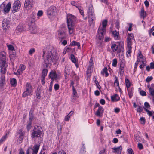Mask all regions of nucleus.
Masks as SVG:
<instances>
[{
  "instance_id": "f8f14e48",
  "label": "nucleus",
  "mask_w": 154,
  "mask_h": 154,
  "mask_svg": "<svg viewBox=\"0 0 154 154\" xmlns=\"http://www.w3.org/2000/svg\"><path fill=\"white\" fill-rule=\"evenodd\" d=\"M87 13L88 17H95L93 7L92 6L89 7Z\"/></svg>"
},
{
  "instance_id": "338daca9",
  "label": "nucleus",
  "mask_w": 154,
  "mask_h": 154,
  "mask_svg": "<svg viewBox=\"0 0 154 154\" xmlns=\"http://www.w3.org/2000/svg\"><path fill=\"white\" fill-rule=\"evenodd\" d=\"M144 106L146 108H149L150 107L149 104L147 102H145L144 103Z\"/></svg>"
},
{
  "instance_id": "6ab92c4d",
  "label": "nucleus",
  "mask_w": 154,
  "mask_h": 154,
  "mask_svg": "<svg viewBox=\"0 0 154 154\" xmlns=\"http://www.w3.org/2000/svg\"><path fill=\"white\" fill-rule=\"evenodd\" d=\"M112 149L114 151L113 152L114 153H116L117 154H121L122 150V147L120 146L117 147L112 148Z\"/></svg>"
},
{
  "instance_id": "9d476101",
  "label": "nucleus",
  "mask_w": 154,
  "mask_h": 154,
  "mask_svg": "<svg viewBox=\"0 0 154 154\" xmlns=\"http://www.w3.org/2000/svg\"><path fill=\"white\" fill-rule=\"evenodd\" d=\"M18 133L19 135L18 141L19 143H22L24 138V131L23 130L20 129L18 131Z\"/></svg>"
},
{
  "instance_id": "2f4dec72",
  "label": "nucleus",
  "mask_w": 154,
  "mask_h": 154,
  "mask_svg": "<svg viewBox=\"0 0 154 154\" xmlns=\"http://www.w3.org/2000/svg\"><path fill=\"white\" fill-rule=\"evenodd\" d=\"M118 47V46L115 44H113L111 45L112 50L113 52H115L117 50Z\"/></svg>"
},
{
  "instance_id": "052dcab7",
  "label": "nucleus",
  "mask_w": 154,
  "mask_h": 154,
  "mask_svg": "<svg viewBox=\"0 0 154 154\" xmlns=\"http://www.w3.org/2000/svg\"><path fill=\"white\" fill-rule=\"evenodd\" d=\"M140 120L141 121V123L142 124H145V119L143 117H141L140 118Z\"/></svg>"
},
{
  "instance_id": "4c0bfd02",
  "label": "nucleus",
  "mask_w": 154,
  "mask_h": 154,
  "mask_svg": "<svg viewBox=\"0 0 154 154\" xmlns=\"http://www.w3.org/2000/svg\"><path fill=\"white\" fill-rule=\"evenodd\" d=\"M93 64L91 63V64H89V66L87 69V73L88 74V73L91 72V70L93 68Z\"/></svg>"
},
{
  "instance_id": "473e14b6",
  "label": "nucleus",
  "mask_w": 154,
  "mask_h": 154,
  "mask_svg": "<svg viewBox=\"0 0 154 154\" xmlns=\"http://www.w3.org/2000/svg\"><path fill=\"white\" fill-rule=\"evenodd\" d=\"M112 35L116 39H118L119 33L116 31H113L112 32Z\"/></svg>"
},
{
  "instance_id": "bf43d9fd",
  "label": "nucleus",
  "mask_w": 154,
  "mask_h": 154,
  "mask_svg": "<svg viewBox=\"0 0 154 154\" xmlns=\"http://www.w3.org/2000/svg\"><path fill=\"white\" fill-rule=\"evenodd\" d=\"M143 110V108L140 106H139L137 111L138 112H141Z\"/></svg>"
},
{
  "instance_id": "cd10ccee",
  "label": "nucleus",
  "mask_w": 154,
  "mask_h": 154,
  "mask_svg": "<svg viewBox=\"0 0 154 154\" xmlns=\"http://www.w3.org/2000/svg\"><path fill=\"white\" fill-rule=\"evenodd\" d=\"M127 90L129 97L130 98H131L133 95V89L131 88H127Z\"/></svg>"
},
{
  "instance_id": "c85d7f7f",
  "label": "nucleus",
  "mask_w": 154,
  "mask_h": 154,
  "mask_svg": "<svg viewBox=\"0 0 154 154\" xmlns=\"http://www.w3.org/2000/svg\"><path fill=\"white\" fill-rule=\"evenodd\" d=\"M101 73L103 74V75L105 74V76L106 77H107L109 75V74L107 72V68L105 67L103 69L102 71L101 72Z\"/></svg>"
},
{
  "instance_id": "39448f33",
  "label": "nucleus",
  "mask_w": 154,
  "mask_h": 154,
  "mask_svg": "<svg viewBox=\"0 0 154 154\" xmlns=\"http://www.w3.org/2000/svg\"><path fill=\"white\" fill-rule=\"evenodd\" d=\"M32 88L30 84L29 83H26L25 89L22 94V97H25L28 95H30L32 92Z\"/></svg>"
},
{
  "instance_id": "c756f323",
  "label": "nucleus",
  "mask_w": 154,
  "mask_h": 154,
  "mask_svg": "<svg viewBox=\"0 0 154 154\" xmlns=\"http://www.w3.org/2000/svg\"><path fill=\"white\" fill-rule=\"evenodd\" d=\"M70 45L75 46L76 45L77 46L78 48H79L80 47V44L79 42H78L75 41H72L70 44Z\"/></svg>"
},
{
  "instance_id": "2eb2a0df",
  "label": "nucleus",
  "mask_w": 154,
  "mask_h": 154,
  "mask_svg": "<svg viewBox=\"0 0 154 154\" xmlns=\"http://www.w3.org/2000/svg\"><path fill=\"white\" fill-rule=\"evenodd\" d=\"M9 22L6 19H3L2 21V25L4 30L6 29L9 27Z\"/></svg>"
},
{
  "instance_id": "a878e982",
  "label": "nucleus",
  "mask_w": 154,
  "mask_h": 154,
  "mask_svg": "<svg viewBox=\"0 0 154 154\" xmlns=\"http://www.w3.org/2000/svg\"><path fill=\"white\" fill-rule=\"evenodd\" d=\"M149 91L150 94L152 96H154V87L151 85L149 88Z\"/></svg>"
},
{
  "instance_id": "dca6fc26",
  "label": "nucleus",
  "mask_w": 154,
  "mask_h": 154,
  "mask_svg": "<svg viewBox=\"0 0 154 154\" xmlns=\"http://www.w3.org/2000/svg\"><path fill=\"white\" fill-rule=\"evenodd\" d=\"M133 37L131 34H129L127 38V47L132 46V40L134 39Z\"/></svg>"
},
{
  "instance_id": "5fc2aeb1",
  "label": "nucleus",
  "mask_w": 154,
  "mask_h": 154,
  "mask_svg": "<svg viewBox=\"0 0 154 154\" xmlns=\"http://www.w3.org/2000/svg\"><path fill=\"white\" fill-rule=\"evenodd\" d=\"M35 50L34 48H31L29 50V53L30 55H32V54L35 52Z\"/></svg>"
},
{
  "instance_id": "393cba45",
  "label": "nucleus",
  "mask_w": 154,
  "mask_h": 154,
  "mask_svg": "<svg viewBox=\"0 0 154 154\" xmlns=\"http://www.w3.org/2000/svg\"><path fill=\"white\" fill-rule=\"evenodd\" d=\"M73 111H71L70 113L68 114L67 116L65 117L64 119L65 120L68 121L69 120V119L70 118V117L73 114Z\"/></svg>"
},
{
  "instance_id": "09e8293b",
  "label": "nucleus",
  "mask_w": 154,
  "mask_h": 154,
  "mask_svg": "<svg viewBox=\"0 0 154 154\" xmlns=\"http://www.w3.org/2000/svg\"><path fill=\"white\" fill-rule=\"evenodd\" d=\"M117 63V60L116 59H114L112 60V66L114 67H116Z\"/></svg>"
},
{
  "instance_id": "7c9ffc66",
  "label": "nucleus",
  "mask_w": 154,
  "mask_h": 154,
  "mask_svg": "<svg viewBox=\"0 0 154 154\" xmlns=\"http://www.w3.org/2000/svg\"><path fill=\"white\" fill-rule=\"evenodd\" d=\"M11 85L13 86H15L17 85V81L15 78H13L11 80Z\"/></svg>"
},
{
  "instance_id": "0e129e2a",
  "label": "nucleus",
  "mask_w": 154,
  "mask_h": 154,
  "mask_svg": "<svg viewBox=\"0 0 154 154\" xmlns=\"http://www.w3.org/2000/svg\"><path fill=\"white\" fill-rule=\"evenodd\" d=\"M128 154H134L133 151L131 148H129L128 149Z\"/></svg>"
},
{
  "instance_id": "ea45409f",
  "label": "nucleus",
  "mask_w": 154,
  "mask_h": 154,
  "mask_svg": "<svg viewBox=\"0 0 154 154\" xmlns=\"http://www.w3.org/2000/svg\"><path fill=\"white\" fill-rule=\"evenodd\" d=\"M35 22V20L29 18L28 19V24L29 25L34 24Z\"/></svg>"
},
{
  "instance_id": "79ce46f5",
  "label": "nucleus",
  "mask_w": 154,
  "mask_h": 154,
  "mask_svg": "<svg viewBox=\"0 0 154 154\" xmlns=\"http://www.w3.org/2000/svg\"><path fill=\"white\" fill-rule=\"evenodd\" d=\"M41 91L40 89H38L37 93H36V96L38 98H40L41 97Z\"/></svg>"
},
{
  "instance_id": "4be33fe9",
  "label": "nucleus",
  "mask_w": 154,
  "mask_h": 154,
  "mask_svg": "<svg viewBox=\"0 0 154 154\" xmlns=\"http://www.w3.org/2000/svg\"><path fill=\"white\" fill-rule=\"evenodd\" d=\"M6 53L2 51L0 53V59L1 60H6Z\"/></svg>"
},
{
  "instance_id": "4d7b16f0",
  "label": "nucleus",
  "mask_w": 154,
  "mask_h": 154,
  "mask_svg": "<svg viewBox=\"0 0 154 154\" xmlns=\"http://www.w3.org/2000/svg\"><path fill=\"white\" fill-rule=\"evenodd\" d=\"M53 81H51L50 83V86H49V89L48 91L49 92H51V91L52 90V87L53 85Z\"/></svg>"
},
{
  "instance_id": "13d9d810",
  "label": "nucleus",
  "mask_w": 154,
  "mask_h": 154,
  "mask_svg": "<svg viewBox=\"0 0 154 154\" xmlns=\"http://www.w3.org/2000/svg\"><path fill=\"white\" fill-rule=\"evenodd\" d=\"M140 94L142 96H146V92L143 90L141 91L140 92Z\"/></svg>"
},
{
  "instance_id": "774afa93",
  "label": "nucleus",
  "mask_w": 154,
  "mask_h": 154,
  "mask_svg": "<svg viewBox=\"0 0 154 154\" xmlns=\"http://www.w3.org/2000/svg\"><path fill=\"white\" fill-rule=\"evenodd\" d=\"M59 86L58 84H56L54 85V88L55 90H57L59 89Z\"/></svg>"
},
{
  "instance_id": "3c124183",
  "label": "nucleus",
  "mask_w": 154,
  "mask_h": 154,
  "mask_svg": "<svg viewBox=\"0 0 154 154\" xmlns=\"http://www.w3.org/2000/svg\"><path fill=\"white\" fill-rule=\"evenodd\" d=\"M1 61H2V62L1 65V67H6V60H1Z\"/></svg>"
},
{
  "instance_id": "e2e57ef3",
  "label": "nucleus",
  "mask_w": 154,
  "mask_h": 154,
  "mask_svg": "<svg viewBox=\"0 0 154 154\" xmlns=\"http://www.w3.org/2000/svg\"><path fill=\"white\" fill-rule=\"evenodd\" d=\"M43 14V11L42 10H40L38 11L37 14V15L39 17L41 16Z\"/></svg>"
},
{
  "instance_id": "c03bdc74",
  "label": "nucleus",
  "mask_w": 154,
  "mask_h": 154,
  "mask_svg": "<svg viewBox=\"0 0 154 154\" xmlns=\"http://www.w3.org/2000/svg\"><path fill=\"white\" fill-rule=\"evenodd\" d=\"M6 67H2L1 69V73L2 74H5L6 72Z\"/></svg>"
},
{
  "instance_id": "4468645a",
  "label": "nucleus",
  "mask_w": 154,
  "mask_h": 154,
  "mask_svg": "<svg viewBox=\"0 0 154 154\" xmlns=\"http://www.w3.org/2000/svg\"><path fill=\"white\" fill-rule=\"evenodd\" d=\"M104 109L102 107L98 108V110L95 113V115L98 117H102L104 112Z\"/></svg>"
},
{
  "instance_id": "423d86ee",
  "label": "nucleus",
  "mask_w": 154,
  "mask_h": 154,
  "mask_svg": "<svg viewBox=\"0 0 154 154\" xmlns=\"http://www.w3.org/2000/svg\"><path fill=\"white\" fill-rule=\"evenodd\" d=\"M41 129L40 127L38 126H35L32 134V137L34 138L40 137L42 134Z\"/></svg>"
},
{
  "instance_id": "49530a36",
  "label": "nucleus",
  "mask_w": 154,
  "mask_h": 154,
  "mask_svg": "<svg viewBox=\"0 0 154 154\" xmlns=\"http://www.w3.org/2000/svg\"><path fill=\"white\" fill-rule=\"evenodd\" d=\"M23 71L22 70L20 69L17 70V72L16 73L14 72V73L17 75H20L22 74Z\"/></svg>"
},
{
  "instance_id": "aec40b11",
  "label": "nucleus",
  "mask_w": 154,
  "mask_h": 154,
  "mask_svg": "<svg viewBox=\"0 0 154 154\" xmlns=\"http://www.w3.org/2000/svg\"><path fill=\"white\" fill-rule=\"evenodd\" d=\"M111 97L112 101L114 102H117L120 100V97L117 94H115L111 96Z\"/></svg>"
},
{
  "instance_id": "6e6d98bb",
  "label": "nucleus",
  "mask_w": 154,
  "mask_h": 154,
  "mask_svg": "<svg viewBox=\"0 0 154 154\" xmlns=\"http://www.w3.org/2000/svg\"><path fill=\"white\" fill-rule=\"evenodd\" d=\"M153 79V78L152 76L148 77L146 79V81L147 82H149L152 80Z\"/></svg>"
},
{
  "instance_id": "f704fd0d",
  "label": "nucleus",
  "mask_w": 154,
  "mask_h": 154,
  "mask_svg": "<svg viewBox=\"0 0 154 154\" xmlns=\"http://www.w3.org/2000/svg\"><path fill=\"white\" fill-rule=\"evenodd\" d=\"M70 59L72 62L75 63L76 62V59L75 56L73 54H71L70 55Z\"/></svg>"
},
{
  "instance_id": "5701e85b",
  "label": "nucleus",
  "mask_w": 154,
  "mask_h": 154,
  "mask_svg": "<svg viewBox=\"0 0 154 154\" xmlns=\"http://www.w3.org/2000/svg\"><path fill=\"white\" fill-rule=\"evenodd\" d=\"M11 6V4L8 3L4 8V11L6 13H8L9 11Z\"/></svg>"
},
{
  "instance_id": "a211bd4d",
  "label": "nucleus",
  "mask_w": 154,
  "mask_h": 154,
  "mask_svg": "<svg viewBox=\"0 0 154 154\" xmlns=\"http://www.w3.org/2000/svg\"><path fill=\"white\" fill-rule=\"evenodd\" d=\"M40 145L38 144H36L35 145L32 149V154H37L38 150L39 148Z\"/></svg>"
},
{
  "instance_id": "a18cd8bd",
  "label": "nucleus",
  "mask_w": 154,
  "mask_h": 154,
  "mask_svg": "<svg viewBox=\"0 0 154 154\" xmlns=\"http://www.w3.org/2000/svg\"><path fill=\"white\" fill-rule=\"evenodd\" d=\"M85 151H86L85 150V149L84 145H83L82 148L80 149V153L81 154H83L85 152Z\"/></svg>"
},
{
  "instance_id": "c9c22d12",
  "label": "nucleus",
  "mask_w": 154,
  "mask_h": 154,
  "mask_svg": "<svg viewBox=\"0 0 154 154\" xmlns=\"http://www.w3.org/2000/svg\"><path fill=\"white\" fill-rule=\"evenodd\" d=\"M48 72V70L46 69H43L42 73V75L41 77H44L47 75Z\"/></svg>"
},
{
  "instance_id": "412c9836",
  "label": "nucleus",
  "mask_w": 154,
  "mask_h": 154,
  "mask_svg": "<svg viewBox=\"0 0 154 154\" xmlns=\"http://www.w3.org/2000/svg\"><path fill=\"white\" fill-rule=\"evenodd\" d=\"M24 27L22 25H19L17 27L16 29V32L18 34L24 31Z\"/></svg>"
},
{
  "instance_id": "603ef678",
  "label": "nucleus",
  "mask_w": 154,
  "mask_h": 154,
  "mask_svg": "<svg viewBox=\"0 0 154 154\" xmlns=\"http://www.w3.org/2000/svg\"><path fill=\"white\" fill-rule=\"evenodd\" d=\"M32 122H29L27 125V128L28 131H29L31 127Z\"/></svg>"
},
{
  "instance_id": "9b49d317",
  "label": "nucleus",
  "mask_w": 154,
  "mask_h": 154,
  "mask_svg": "<svg viewBox=\"0 0 154 154\" xmlns=\"http://www.w3.org/2000/svg\"><path fill=\"white\" fill-rule=\"evenodd\" d=\"M119 70V72L121 76H122L124 75V68L125 66V64L122 62L120 63Z\"/></svg>"
},
{
  "instance_id": "de8ad7c7",
  "label": "nucleus",
  "mask_w": 154,
  "mask_h": 154,
  "mask_svg": "<svg viewBox=\"0 0 154 154\" xmlns=\"http://www.w3.org/2000/svg\"><path fill=\"white\" fill-rule=\"evenodd\" d=\"M35 15L36 14L35 13H32L30 15V17H29V18L32 19H33L35 20Z\"/></svg>"
},
{
  "instance_id": "bb28decb",
  "label": "nucleus",
  "mask_w": 154,
  "mask_h": 154,
  "mask_svg": "<svg viewBox=\"0 0 154 154\" xmlns=\"http://www.w3.org/2000/svg\"><path fill=\"white\" fill-rule=\"evenodd\" d=\"M140 15L141 17H143V19H144L146 16V13L145 11H144L143 8H142L141 9Z\"/></svg>"
},
{
  "instance_id": "72a5a7b5",
  "label": "nucleus",
  "mask_w": 154,
  "mask_h": 154,
  "mask_svg": "<svg viewBox=\"0 0 154 154\" xmlns=\"http://www.w3.org/2000/svg\"><path fill=\"white\" fill-rule=\"evenodd\" d=\"M125 83L127 88H129L131 85V83L129 79L126 78H125Z\"/></svg>"
},
{
  "instance_id": "f03ea898",
  "label": "nucleus",
  "mask_w": 154,
  "mask_h": 154,
  "mask_svg": "<svg viewBox=\"0 0 154 154\" xmlns=\"http://www.w3.org/2000/svg\"><path fill=\"white\" fill-rule=\"evenodd\" d=\"M67 19L69 32L70 34H71L74 32L75 17L71 14H68L67 15Z\"/></svg>"
},
{
  "instance_id": "e433bc0d",
  "label": "nucleus",
  "mask_w": 154,
  "mask_h": 154,
  "mask_svg": "<svg viewBox=\"0 0 154 154\" xmlns=\"http://www.w3.org/2000/svg\"><path fill=\"white\" fill-rule=\"evenodd\" d=\"M5 79V75L1 74V76L0 78V84H2L4 82Z\"/></svg>"
},
{
  "instance_id": "a19ab883",
  "label": "nucleus",
  "mask_w": 154,
  "mask_h": 154,
  "mask_svg": "<svg viewBox=\"0 0 154 154\" xmlns=\"http://www.w3.org/2000/svg\"><path fill=\"white\" fill-rule=\"evenodd\" d=\"M29 29L32 31H33L35 29V24L32 25H29Z\"/></svg>"
},
{
  "instance_id": "7ed1b4c3",
  "label": "nucleus",
  "mask_w": 154,
  "mask_h": 154,
  "mask_svg": "<svg viewBox=\"0 0 154 154\" xmlns=\"http://www.w3.org/2000/svg\"><path fill=\"white\" fill-rule=\"evenodd\" d=\"M107 23V20H103L102 22V26L100 25L98 28L97 36L99 40H101L104 37V35L106 31Z\"/></svg>"
},
{
  "instance_id": "58836bf2",
  "label": "nucleus",
  "mask_w": 154,
  "mask_h": 154,
  "mask_svg": "<svg viewBox=\"0 0 154 154\" xmlns=\"http://www.w3.org/2000/svg\"><path fill=\"white\" fill-rule=\"evenodd\" d=\"M128 48V50H127V52L126 54H127V55L128 57L130 56V53L131 52V49H132V47L130 46V47H127Z\"/></svg>"
},
{
  "instance_id": "f3484780",
  "label": "nucleus",
  "mask_w": 154,
  "mask_h": 154,
  "mask_svg": "<svg viewBox=\"0 0 154 154\" xmlns=\"http://www.w3.org/2000/svg\"><path fill=\"white\" fill-rule=\"evenodd\" d=\"M58 36L59 40L60 41H62L65 38V34L63 30H59L58 31Z\"/></svg>"
},
{
  "instance_id": "69168bd1",
  "label": "nucleus",
  "mask_w": 154,
  "mask_h": 154,
  "mask_svg": "<svg viewBox=\"0 0 154 154\" xmlns=\"http://www.w3.org/2000/svg\"><path fill=\"white\" fill-rule=\"evenodd\" d=\"M138 147L140 150L142 149L143 148V146L142 144L140 143H139L138 144Z\"/></svg>"
},
{
  "instance_id": "680f3d73",
  "label": "nucleus",
  "mask_w": 154,
  "mask_h": 154,
  "mask_svg": "<svg viewBox=\"0 0 154 154\" xmlns=\"http://www.w3.org/2000/svg\"><path fill=\"white\" fill-rule=\"evenodd\" d=\"M32 148L31 147H29L26 150V154H30Z\"/></svg>"
},
{
  "instance_id": "f257e3e1",
  "label": "nucleus",
  "mask_w": 154,
  "mask_h": 154,
  "mask_svg": "<svg viewBox=\"0 0 154 154\" xmlns=\"http://www.w3.org/2000/svg\"><path fill=\"white\" fill-rule=\"evenodd\" d=\"M45 56L46 58L44 62L46 66L48 64L51 63L52 62L55 63L59 58L55 50L53 48L48 49L47 51H44L43 57Z\"/></svg>"
},
{
  "instance_id": "b1692460",
  "label": "nucleus",
  "mask_w": 154,
  "mask_h": 154,
  "mask_svg": "<svg viewBox=\"0 0 154 154\" xmlns=\"http://www.w3.org/2000/svg\"><path fill=\"white\" fill-rule=\"evenodd\" d=\"M88 22L90 26L93 25L94 23V21L95 19V17H88Z\"/></svg>"
},
{
  "instance_id": "6e6552de",
  "label": "nucleus",
  "mask_w": 154,
  "mask_h": 154,
  "mask_svg": "<svg viewBox=\"0 0 154 154\" xmlns=\"http://www.w3.org/2000/svg\"><path fill=\"white\" fill-rule=\"evenodd\" d=\"M49 76L52 80L54 81V80H56L58 78V76L54 70H51L50 72Z\"/></svg>"
},
{
  "instance_id": "37998d69",
  "label": "nucleus",
  "mask_w": 154,
  "mask_h": 154,
  "mask_svg": "<svg viewBox=\"0 0 154 154\" xmlns=\"http://www.w3.org/2000/svg\"><path fill=\"white\" fill-rule=\"evenodd\" d=\"M144 109L149 116H152L154 114V112H152V111H150L145 108H144Z\"/></svg>"
},
{
  "instance_id": "8fccbe9b",
  "label": "nucleus",
  "mask_w": 154,
  "mask_h": 154,
  "mask_svg": "<svg viewBox=\"0 0 154 154\" xmlns=\"http://www.w3.org/2000/svg\"><path fill=\"white\" fill-rule=\"evenodd\" d=\"M72 91V95L73 96H76L77 94V92H76V90L74 86H73Z\"/></svg>"
},
{
  "instance_id": "864d4df0",
  "label": "nucleus",
  "mask_w": 154,
  "mask_h": 154,
  "mask_svg": "<svg viewBox=\"0 0 154 154\" xmlns=\"http://www.w3.org/2000/svg\"><path fill=\"white\" fill-rule=\"evenodd\" d=\"M8 49L11 51H13L14 49V47L13 45H8Z\"/></svg>"
},
{
  "instance_id": "ddd939ff",
  "label": "nucleus",
  "mask_w": 154,
  "mask_h": 154,
  "mask_svg": "<svg viewBox=\"0 0 154 154\" xmlns=\"http://www.w3.org/2000/svg\"><path fill=\"white\" fill-rule=\"evenodd\" d=\"M71 70L70 66L68 65H66L65 66L64 70V76L66 77H66H68Z\"/></svg>"
},
{
  "instance_id": "1a4fd4ad",
  "label": "nucleus",
  "mask_w": 154,
  "mask_h": 154,
  "mask_svg": "<svg viewBox=\"0 0 154 154\" xmlns=\"http://www.w3.org/2000/svg\"><path fill=\"white\" fill-rule=\"evenodd\" d=\"M20 2L19 1H15L13 4V8L14 11H17L20 8Z\"/></svg>"
},
{
  "instance_id": "20e7f679",
  "label": "nucleus",
  "mask_w": 154,
  "mask_h": 154,
  "mask_svg": "<svg viewBox=\"0 0 154 154\" xmlns=\"http://www.w3.org/2000/svg\"><path fill=\"white\" fill-rule=\"evenodd\" d=\"M57 10L56 8L53 6L49 7L47 10V15L48 17L52 20L57 15Z\"/></svg>"
},
{
  "instance_id": "0eeeda50",
  "label": "nucleus",
  "mask_w": 154,
  "mask_h": 154,
  "mask_svg": "<svg viewBox=\"0 0 154 154\" xmlns=\"http://www.w3.org/2000/svg\"><path fill=\"white\" fill-rule=\"evenodd\" d=\"M34 3V0H25L24 7L27 10L30 9L33 7Z\"/></svg>"
}]
</instances>
